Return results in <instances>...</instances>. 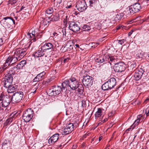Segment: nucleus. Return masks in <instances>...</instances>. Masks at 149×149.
<instances>
[{
	"label": "nucleus",
	"mask_w": 149,
	"mask_h": 149,
	"mask_svg": "<svg viewBox=\"0 0 149 149\" xmlns=\"http://www.w3.org/2000/svg\"><path fill=\"white\" fill-rule=\"evenodd\" d=\"M78 80L74 77H71L68 80H65L62 84L63 89H65L66 87H68L72 90H75L79 86Z\"/></svg>",
	"instance_id": "nucleus-1"
},
{
	"label": "nucleus",
	"mask_w": 149,
	"mask_h": 149,
	"mask_svg": "<svg viewBox=\"0 0 149 149\" xmlns=\"http://www.w3.org/2000/svg\"><path fill=\"white\" fill-rule=\"evenodd\" d=\"M116 81L114 78L112 77L105 83L102 86V88L104 91L108 90L113 88L116 85Z\"/></svg>",
	"instance_id": "nucleus-2"
},
{
	"label": "nucleus",
	"mask_w": 149,
	"mask_h": 149,
	"mask_svg": "<svg viewBox=\"0 0 149 149\" xmlns=\"http://www.w3.org/2000/svg\"><path fill=\"white\" fill-rule=\"evenodd\" d=\"M1 22L6 28H11L15 24L14 19L11 17H9L3 18L1 20Z\"/></svg>",
	"instance_id": "nucleus-3"
},
{
	"label": "nucleus",
	"mask_w": 149,
	"mask_h": 149,
	"mask_svg": "<svg viewBox=\"0 0 149 149\" xmlns=\"http://www.w3.org/2000/svg\"><path fill=\"white\" fill-rule=\"evenodd\" d=\"M34 113V111L31 109H28L23 112V120L26 123L29 122L32 118Z\"/></svg>",
	"instance_id": "nucleus-4"
},
{
	"label": "nucleus",
	"mask_w": 149,
	"mask_h": 149,
	"mask_svg": "<svg viewBox=\"0 0 149 149\" xmlns=\"http://www.w3.org/2000/svg\"><path fill=\"white\" fill-rule=\"evenodd\" d=\"M26 48L20 49H17L14 53L13 56H12L13 58H16V62L22 58L26 54Z\"/></svg>",
	"instance_id": "nucleus-5"
},
{
	"label": "nucleus",
	"mask_w": 149,
	"mask_h": 149,
	"mask_svg": "<svg viewBox=\"0 0 149 149\" xmlns=\"http://www.w3.org/2000/svg\"><path fill=\"white\" fill-rule=\"evenodd\" d=\"M26 48L20 49H17L14 53L13 56H12L13 58H16V62L22 58L26 54Z\"/></svg>",
	"instance_id": "nucleus-6"
},
{
	"label": "nucleus",
	"mask_w": 149,
	"mask_h": 149,
	"mask_svg": "<svg viewBox=\"0 0 149 149\" xmlns=\"http://www.w3.org/2000/svg\"><path fill=\"white\" fill-rule=\"evenodd\" d=\"M141 9V5L138 3H136L132 5L129 7L128 10L125 12L130 14H133L139 11Z\"/></svg>",
	"instance_id": "nucleus-7"
},
{
	"label": "nucleus",
	"mask_w": 149,
	"mask_h": 149,
	"mask_svg": "<svg viewBox=\"0 0 149 149\" xmlns=\"http://www.w3.org/2000/svg\"><path fill=\"white\" fill-rule=\"evenodd\" d=\"M11 100L9 95H4L2 93L0 95V101H2L0 103L2 104V107L4 108L7 107L9 105Z\"/></svg>",
	"instance_id": "nucleus-8"
},
{
	"label": "nucleus",
	"mask_w": 149,
	"mask_h": 149,
	"mask_svg": "<svg viewBox=\"0 0 149 149\" xmlns=\"http://www.w3.org/2000/svg\"><path fill=\"white\" fill-rule=\"evenodd\" d=\"M62 88L61 86H53L52 88L50 89L48 93L50 96L52 97L55 96L59 94L61 92Z\"/></svg>",
	"instance_id": "nucleus-9"
},
{
	"label": "nucleus",
	"mask_w": 149,
	"mask_h": 149,
	"mask_svg": "<svg viewBox=\"0 0 149 149\" xmlns=\"http://www.w3.org/2000/svg\"><path fill=\"white\" fill-rule=\"evenodd\" d=\"M23 95V93L22 91L16 92L10 98L11 100L14 103H19L22 100Z\"/></svg>",
	"instance_id": "nucleus-10"
},
{
	"label": "nucleus",
	"mask_w": 149,
	"mask_h": 149,
	"mask_svg": "<svg viewBox=\"0 0 149 149\" xmlns=\"http://www.w3.org/2000/svg\"><path fill=\"white\" fill-rule=\"evenodd\" d=\"M13 80L12 76L6 75L5 78L2 79L1 84L4 87L7 88L11 85Z\"/></svg>",
	"instance_id": "nucleus-11"
},
{
	"label": "nucleus",
	"mask_w": 149,
	"mask_h": 149,
	"mask_svg": "<svg viewBox=\"0 0 149 149\" xmlns=\"http://www.w3.org/2000/svg\"><path fill=\"white\" fill-rule=\"evenodd\" d=\"M16 58H13L12 56H9L2 66V69L3 70L6 69L9 66L16 62Z\"/></svg>",
	"instance_id": "nucleus-12"
},
{
	"label": "nucleus",
	"mask_w": 149,
	"mask_h": 149,
	"mask_svg": "<svg viewBox=\"0 0 149 149\" xmlns=\"http://www.w3.org/2000/svg\"><path fill=\"white\" fill-rule=\"evenodd\" d=\"M93 82V78L89 75L84 77L82 83L85 86L91 87Z\"/></svg>",
	"instance_id": "nucleus-13"
},
{
	"label": "nucleus",
	"mask_w": 149,
	"mask_h": 149,
	"mask_svg": "<svg viewBox=\"0 0 149 149\" xmlns=\"http://www.w3.org/2000/svg\"><path fill=\"white\" fill-rule=\"evenodd\" d=\"M74 126L72 123H70L67 125L64 130L62 131L61 133L62 135H66L69 134L73 131Z\"/></svg>",
	"instance_id": "nucleus-14"
},
{
	"label": "nucleus",
	"mask_w": 149,
	"mask_h": 149,
	"mask_svg": "<svg viewBox=\"0 0 149 149\" xmlns=\"http://www.w3.org/2000/svg\"><path fill=\"white\" fill-rule=\"evenodd\" d=\"M69 29L74 32L79 31L80 29L79 23L74 22H70L69 26Z\"/></svg>",
	"instance_id": "nucleus-15"
},
{
	"label": "nucleus",
	"mask_w": 149,
	"mask_h": 149,
	"mask_svg": "<svg viewBox=\"0 0 149 149\" xmlns=\"http://www.w3.org/2000/svg\"><path fill=\"white\" fill-rule=\"evenodd\" d=\"M76 7L77 9L81 12L84 11L87 8L86 4L84 0L78 1Z\"/></svg>",
	"instance_id": "nucleus-16"
},
{
	"label": "nucleus",
	"mask_w": 149,
	"mask_h": 149,
	"mask_svg": "<svg viewBox=\"0 0 149 149\" xmlns=\"http://www.w3.org/2000/svg\"><path fill=\"white\" fill-rule=\"evenodd\" d=\"M113 68L115 72H122L125 70L124 64L121 62L116 64Z\"/></svg>",
	"instance_id": "nucleus-17"
},
{
	"label": "nucleus",
	"mask_w": 149,
	"mask_h": 149,
	"mask_svg": "<svg viewBox=\"0 0 149 149\" xmlns=\"http://www.w3.org/2000/svg\"><path fill=\"white\" fill-rule=\"evenodd\" d=\"M42 50L45 52L48 51H52L53 47V45L50 42L45 43L41 47Z\"/></svg>",
	"instance_id": "nucleus-18"
},
{
	"label": "nucleus",
	"mask_w": 149,
	"mask_h": 149,
	"mask_svg": "<svg viewBox=\"0 0 149 149\" xmlns=\"http://www.w3.org/2000/svg\"><path fill=\"white\" fill-rule=\"evenodd\" d=\"M45 72L43 71L38 74L33 80V82H38L43 79L45 78Z\"/></svg>",
	"instance_id": "nucleus-19"
},
{
	"label": "nucleus",
	"mask_w": 149,
	"mask_h": 149,
	"mask_svg": "<svg viewBox=\"0 0 149 149\" xmlns=\"http://www.w3.org/2000/svg\"><path fill=\"white\" fill-rule=\"evenodd\" d=\"M45 52V51H44L42 48L41 47L37 52H36L34 53L33 55L35 58H41L44 55Z\"/></svg>",
	"instance_id": "nucleus-20"
},
{
	"label": "nucleus",
	"mask_w": 149,
	"mask_h": 149,
	"mask_svg": "<svg viewBox=\"0 0 149 149\" xmlns=\"http://www.w3.org/2000/svg\"><path fill=\"white\" fill-rule=\"evenodd\" d=\"M47 19H48V20L47 21V22L48 23L50 21H57L59 19V16L58 14H56L55 15H53L52 17H48V19L46 18L44 20L47 21Z\"/></svg>",
	"instance_id": "nucleus-21"
},
{
	"label": "nucleus",
	"mask_w": 149,
	"mask_h": 149,
	"mask_svg": "<svg viewBox=\"0 0 149 149\" xmlns=\"http://www.w3.org/2000/svg\"><path fill=\"white\" fill-rule=\"evenodd\" d=\"M59 138V134L56 133L51 136L48 140L49 144H53L56 142Z\"/></svg>",
	"instance_id": "nucleus-22"
},
{
	"label": "nucleus",
	"mask_w": 149,
	"mask_h": 149,
	"mask_svg": "<svg viewBox=\"0 0 149 149\" xmlns=\"http://www.w3.org/2000/svg\"><path fill=\"white\" fill-rule=\"evenodd\" d=\"M143 71L142 70H137L136 71L134 75L135 79L136 81L140 79L143 73Z\"/></svg>",
	"instance_id": "nucleus-23"
},
{
	"label": "nucleus",
	"mask_w": 149,
	"mask_h": 149,
	"mask_svg": "<svg viewBox=\"0 0 149 149\" xmlns=\"http://www.w3.org/2000/svg\"><path fill=\"white\" fill-rule=\"evenodd\" d=\"M37 30H34V31H32L31 33L29 32L27 34L28 37L32 38L31 40L33 41V42L37 40L36 38V36L37 33Z\"/></svg>",
	"instance_id": "nucleus-24"
},
{
	"label": "nucleus",
	"mask_w": 149,
	"mask_h": 149,
	"mask_svg": "<svg viewBox=\"0 0 149 149\" xmlns=\"http://www.w3.org/2000/svg\"><path fill=\"white\" fill-rule=\"evenodd\" d=\"M107 62L108 61V63H109L110 65H111L112 62H115L117 61V58L116 56H106ZM110 65H109L110 66Z\"/></svg>",
	"instance_id": "nucleus-25"
},
{
	"label": "nucleus",
	"mask_w": 149,
	"mask_h": 149,
	"mask_svg": "<svg viewBox=\"0 0 149 149\" xmlns=\"http://www.w3.org/2000/svg\"><path fill=\"white\" fill-rule=\"evenodd\" d=\"M7 88V91L8 93H12L16 92L17 89L16 86L15 85H11Z\"/></svg>",
	"instance_id": "nucleus-26"
},
{
	"label": "nucleus",
	"mask_w": 149,
	"mask_h": 149,
	"mask_svg": "<svg viewBox=\"0 0 149 149\" xmlns=\"http://www.w3.org/2000/svg\"><path fill=\"white\" fill-rule=\"evenodd\" d=\"M95 61L99 63H102L107 62L106 56H100L98 58L95 59Z\"/></svg>",
	"instance_id": "nucleus-27"
},
{
	"label": "nucleus",
	"mask_w": 149,
	"mask_h": 149,
	"mask_svg": "<svg viewBox=\"0 0 149 149\" xmlns=\"http://www.w3.org/2000/svg\"><path fill=\"white\" fill-rule=\"evenodd\" d=\"M16 66H14L10 69L9 71H8V74L6 75H10L12 76V74L13 75L15 74H16V70H15Z\"/></svg>",
	"instance_id": "nucleus-28"
},
{
	"label": "nucleus",
	"mask_w": 149,
	"mask_h": 149,
	"mask_svg": "<svg viewBox=\"0 0 149 149\" xmlns=\"http://www.w3.org/2000/svg\"><path fill=\"white\" fill-rule=\"evenodd\" d=\"M102 109L101 108H98L97 109V111L96 112L95 114V118L96 119H97L101 116L102 113Z\"/></svg>",
	"instance_id": "nucleus-29"
},
{
	"label": "nucleus",
	"mask_w": 149,
	"mask_h": 149,
	"mask_svg": "<svg viewBox=\"0 0 149 149\" xmlns=\"http://www.w3.org/2000/svg\"><path fill=\"white\" fill-rule=\"evenodd\" d=\"M77 90L79 94H81L83 93L84 89V88L82 85H81L80 86H78L77 87Z\"/></svg>",
	"instance_id": "nucleus-30"
},
{
	"label": "nucleus",
	"mask_w": 149,
	"mask_h": 149,
	"mask_svg": "<svg viewBox=\"0 0 149 149\" xmlns=\"http://www.w3.org/2000/svg\"><path fill=\"white\" fill-rule=\"evenodd\" d=\"M66 49L67 51H70L73 49V45H70L68 43H67L64 47Z\"/></svg>",
	"instance_id": "nucleus-31"
},
{
	"label": "nucleus",
	"mask_w": 149,
	"mask_h": 149,
	"mask_svg": "<svg viewBox=\"0 0 149 149\" xmlns=\"http://www.w3.org/2000/svg\"><path fill=\"white\" fill-rule=\"evenodd\" d=\"M82 28L83 31H88L89 30L91 29V28L90 26L87 25L86 24L84 25L82 27Z\"/></svg>",
	"instance_id": "nucleus-32"
},
{
	"label": "nucleus",
	"mask_w": 149,
	"mask_h": 149,
	"mask_svg": "<svg viewBox=\"0 0 149 149\" xmlns=\"http://www.w3.org/2000/svg\"><path fill=\"white\" fill-rule=\"evenodd\" d=\"M124 14L123 13H121L118 14L116 15V18H117L116 20H119L122 19L124 16Z\"/></svg>",
	"instance_id": "nucleus-33"
},
{
	"label": "nucleus",
	"mask_w": 149,
	"mask_h": 149,
	"mask_svg": "<svg viewBox=\"0 0 149 149\" xmlns=\"http://www.w3.org/2000/svg\"><path fill=\"white\" fill-rule=\"evenodd\" d=\"M39 58V60H42V61L44 64H47L48 63L47 58V56H45V57H43L42 58Z\"/></svg>",
	"instance_id": "nucleus-34"
},
{
	"label": "nucleus",
	"mask_w": 149,
	"mask_h": 149,
	"mask_svg": "<svg viewBox=\"0 0 149 149\" xmlns=\"http://www.w3.org/2000/svg\"><path fill=\"white\" fill-rule=\"evenodd\" d=\"M54 10L52 8H48L46 11V13L48 14H50L53 12Z\"/></svg>",
	"instance_id": "nucleus-35"
},
{
	"label": "nucleus",
	"mask_w": 149,
	"mask_h": 149,
	"mask_svg": "<svg viewBox=\"0 0 149 149\" xmlns=\"http://www.w3.org/2000/svg\"><path fill=\"white\" fill-rule=\"evenodd\" d=\"M23 65L19 63L17 64L16 66V68L17 70H19L22 68L24 67Z\"/></svg>",
	"instance_id": "nucleus-36"
},
{
	"label": "nucleus",
	"mask_w": 149,
	"mask_h": 149,
	"mask_svg": "<svg viewBox=\"0 0 149 149\" xmlns=\"http://www.w3.org/2000/svg\"><path fill=\"white\" fill-rule=\"evenodd\" d=\"M140 121V119H137L135 120L134 123L132 125H133L132 129H134L135 125H138V124L139 123Z\"/></svg>",
	"instance_id": "nucleus-37"
},
{
	"label": "nucleus",
	"mask_w": 149,
	"mask_h": 149,
	"mask_svg": "<svg viewBox=\"0 0 149 149\" xmlns=\"http://www.w3.org/2000/svg\"><path fill=\"white\" fill-rule=\"evenodd\" d=\"M126 41V40L123 39L121 40H118V43L119 44L122 45L124 44Z\"/></svg>",
	"instance_id": "nucleus-38"
},
{
	"label": "nucleus",
	"mask_w": 149,
	"mask_h": 149,
	"mask_svg": "<svg viewBox=\"0 0 149 149\" xmlns=\"http://www.w3.org/2000/svg\"><path fill=\"white\" fill-rule=\"evenodd\" d=\"M17 1V0H9V4L13 5L15 4Z\"/></svg>",
	"instance_id": "nucleus-39"
},
{
	"label": "nucleus",
	"mask_w": 149,
	"mask_h": 149,
	"mask_svg": "<svg viewBox=\"0 0 149 149\" xmlns=\"http://www.w3.org/2000/svg\"><path fill=\"white\" fill-rule=\"evenodd\" d=\"M14 116V115H13L11 117H10V118H9L7 120H6V121L8 123H9V122H11L13 120V118H14V116Z\"/></svg>",
	"instance_id": "nucleus-40"
},
{
	"label": "nucleus",
	"mask_w": 149,
	"mask_h": 149,
	"mask_svg": "<svg viewBox=\"0 0 149 149\" xmlns=\"http://www.w3.org/2000/svg\"><path fill=\"white\" fill-rule=\"evenodd\" d=\"M42 33V32H40L39 33H38V32H37L36 36V38H41V35L40 34H41Z\"/></svg>",
	"instance_id": "nucleus-41"
},
{
	"label": "nucleus",
	"mask_w": 149,
	"mask_h": 149,
	"mask_svg": "<svg viewBox=\"0 0 149 149\" xmlns=\"http://www.w3.org/2000/svg\"><path fill=\"white\" fill-rule=\"evenodd\" d=\"M97 0H90L89 2L90 5H91L93 3L96 2Z\"/></svg>",
	"instance_id": "nucleus-42"
},
{
	"label": "nucleus",
	"mask_w": 149,
	"mask_h": 149,
	"mask_svg": "<svg viewBox=\"0 0 149 149\" xmlns=\"http://www.w3.org/2000/svg\"><path fill=\"white\" fill-rule=\"evenodd\" d=\"M81 103H82V107H85L86 106V101L84 100H82L81 101Z\"/></svg>",
	"instance_id": "nucleus-43"
},
{
	"label": "nucleus",
	"mask_w": 149,
	"mask_h": 149,
	"mask_svg": "<svg viewBox=\"0 0 149 149\" xmlns=\"http://www.w3.org/2000/svg\"><path fill=\"white\" fill-rule=\"evenodd\" d=\"M20 63L23 65V66L26 64V61L25 60H22L20 62Z\"/></svg>",
	"instance_id": "nucleus-44"
},
{
	"label": "nucleus",
	"mask_w": 149,
	"mask_h": 149,
	"mask_svg": "<svg viewBox=\"0 0 149 149\" xmlns=\"http://www.w3.org/2000/svg\"><path fill=\"white\" fill-rule=\"evenodd\" d=\"M4 43L3 40L2 38H0V46Z\"/></svg>",
	"instance_id": "nucleus-45"
},
{
	"label": "nucleus",
	"mask_w": 149,
	"mask_h": 149,
	"mask_svg": "<svg viewBox=\"0 0 149 149\" xmlns=\"http://www.w3.org/2000/svg\"><path fill=\"white\" fill-rule=\"evenodd\" d=\"M62 31L63 33V37H65L66 36V31H65V30H63Z\"/></svg>",
	"instance_id": "nucleus-46"
},
{
	"label": "nucleus",
	"mask_w": 149,
	"mask_h": 149,
	"mask_svg": "<svg viewBox=\"0 0 149 149\" xmlns=\"http://www.w3.org/2000/svg\"><path fill=\"white\" fill-rule=\"evenodd\" d=\"M3 107H2V104L0 103V111L3 110Z\"/></svg>",
	"instance_id": "nucleus-47"
},
{
	"label": "nucleus",
	"mask_w": 149,
	"mask_h": 149,
	"mask_svg": "<svg viewBox=\"0 0 149 149\" xmlns=\"http://www.w3.org/2000/svg\"><path fill=\"white\" fill-rule=\"evenodd\" d=\"M142 115H141V114H140V115H138L137 116V119H140V118L142 117Z\"/></svg>",
	"instance_id": "nucleus-48"
},
{
	"label": "nucleus",
	"mask_w": 149,
	"mask_h": 149,
	"mask_svg": "<svg viewBox=\"0 0 149 149\" xmlns=\"http://www.w3.org/2000/svg\"><path fill=\"white\" fill-rule=\"evenodd\" d=\"M133 125H132L129 128H128L126 130V131H130V130H131V129H133Z\"/></svg>",
	"instance_id": "nucleus-49"
},
{
	"label": "nucleus",
	"mask_w": 149,
	"mask_h": 149,
	"mask_svg": "<svg viewBox=\"0 0 149 149\" xmlns=\"http://www.w3.org/2000/svg\"><path fill=\"white\" fill-rule=\"evenodd\" d=\"M133 32V30H132L130 32H129L128 33V35L129 36H130L131 35L132 33Z\"/></svg>",
	"instance_id": "nucleus-50"
},
{
	"label": "nucleus",
	"mask_w": 149,
	"mask_h": 149,
	"mask_svg": "<svg viewBox=\"0 0 149 149\" xmlns=\"http://www.w3.org/2000/svg\"><path fill=\"white\" fill-rule=\"evenodd\" d=\"M69 60V59L68 58H67L63 60V62L64 63H65L67 62Z\"/></svg>",
	"instance_id": "nucleus-51"
},
{
	"label": "nucleus",
	"mask_w": 149,
	"mask_h": 149,
	"mask_svg": "<svg viewBox=\"0 0 149 149\" xmlns=\"http://www.w3.org/2000/svg\"><path fill=\"white\" fill-rule=\"evenodd\" d=\"M121 27H122V26H117L116 28V29L119 30V29H120Z\"/></svg>",
	"instance_id": "nucleus-52"
},
{
	"label": "nucleus",
	"mask_w": 149,
	"mask_h": 149,
	"mask_svg": "<svg viewBox=\"0 0 149 149\" xmlns=\"http://www.w3.org/2000/svg\"><path fill=\"white\" fill-rule=\"evenodd\" d=\"M102 138H103V137L102 136L99 137V141H100L102 140Z\"/></svg>",
	"instance_id": "nucleus-53"
},
{
	"label": "nucleus",
	"mask_w": 149,
	"mask_h": 149,
	"mask_svg": "<svg viewBox=\"0 0 149 149\" xmlns=\"http://www.w3.org/2000/svg\"><path fill=\"white\" fill-rule=\"evenodd\" d=\"M72 6V5H70L69 6H67L66 8H70Z\"/></svg>",
	"instance_id": "nucleus-54"
},
{
	"label": "nucleus",
	"mask_w": 149,
	"mask_h": 149,
	"mask_svg": "<svg viewBox=\"0 0 149 149\" xmlns=\"http://www.w3.org/2000/svg\"><path fill=\"white\" fill-rule=\"evenodd\" d=\"M75 46H76V47L79 48V45L78 44H75Z\"/></svg>",
	"instance_id": "nucleus-55"
},
{
	"label": "nucleus",
	"mask_w": 149,
	"mask_h": 149,
	"mask_svg": "<svg viewBox=\"0 0 149 149\" xmlns=\"http://www.w3.org/2000/svg\"><path fill=\"white\" fill-rule=\"evenodd\" d=\"M24 8H25V7H24V6H22V7L21 8H20V10H22L23 9H24Z\"/></svg>",
	"instance_id": "nucleus-56"
},
{
	"label": "nucleus",
	"mask_w": 149,
	"mask_h": 149,
	"mask_svg": "<svg viewBox=\"0 0 149 149\" xmlns=\"http://www.w3.org/2000/svg\"><path fill=\"white\" fill-rule=\"evenodd\" d=\"M146 116H149V109L148 110V113H147L146 112Z\"/></svg>",
	"instance_id": "nucleus-57"
},
{
	"label": "nucleus",
	"mask_w": 149,
	"mask_h": 149,
	"mask_svg": "<svg viewBox=\"0 0 149 149\" xmlns=\"http://www.w3.org/2000/svg\"><path fill=\"white\" fill-rule=\"evenodd\" d=\"M149 100V98H147L145 100V102L146 103Z\"/></svg>",
	"instance_id": "nucleus-58"
},
{
	"label": "nucleus",
	"mask_w": 149,
	"mask_h": 149,
	"mask_svg": "<svg viewBox=\"0 0 149 149\" xmlns=\"http://www.w3.org/2000/svg\"><path fill=\"white\" fill-rule=\"evenodd\" d=\"M107 120V119H104L103 121V123H104V122H105Z\"/></svg>",
	"instance_id": "nucleus-59"
},
{
	"label": "nucleus",
	"mask_w": 149,
	"mask_h": 149,
	"mask_svg": "<svg viewBox=\"0 0 149 149\" xmlns=\"http://www.w3.org/2000/svg\"><path fill=\"white\" fill-rule=\"evenodd\" d=\"M27 73H28V72H27L26 71L24 72V74H27Z\"/></svg>",
	"instance_id": "nucleus-60"
},
{
	"label": "nucleus",
	"mask_w": 149,
	"mask_h": 149,
	"mask_svg": "<svg viewBox=\"0 0 149 149\" xmlns=\"http://www.w3.org/2000/svg\"><path fill=\"white\" fill-rule=\"evenodd\" d=\"M56 34H57V33H55V32H54V33H53V35H54V37L56 36Z\"/></svg>",
	"instance_id": "nucleus-61"
},
{
	"label": "nucleus",
	"mask_w": 149,
	"mask_h": 149,
	"mask_svg": "<svg viewBox=\"0 0 149 149\" xmlns=\"http://www.w3.org/2000/svg\"><path fill=\"white\" fill-rule=\"evenodd\" d=\"M36 90H35L34 92H31V93H36Z\"/></svg>",
	"instance_id": "nucleus-62"
},
{
	"label": "nucleus",
	"mask_w": 149,
	"mask_h": 149,
	"mask_svg": "<svg viewBox=\"0 0 149 149\" xmlns=\"http://www.w3.org/2000/svg\"><path fill=\"white\" fill-rule=\"evenodd\" d=\"M102 124V123H101V122H100L98 123V125H101Z\"/></svg>",
	"instance_id": "nucleus-63"
},
{
	"label": "nucleus",
	"mask_w": 149,
	"mask_h": 149,
	"mask_svg": "<svg viewBox=\"0 0 149 149\" xmlns=\"http://www.w3.org/2000/svg\"><path fill=\"white\" fill-rule=\"evenodd\" d=\"M15 18L17 19V17H15Z\"/></svg>",
	"instance_id": "nucleus-64"
}]
</instances>
